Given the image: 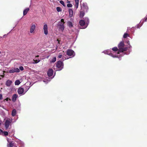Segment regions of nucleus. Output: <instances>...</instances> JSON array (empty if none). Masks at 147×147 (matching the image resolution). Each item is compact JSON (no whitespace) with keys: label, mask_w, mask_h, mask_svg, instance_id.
<instances>
[{"label":"nucleus","mask_w":147,"mask_h":147,"mask_svg":"<svg viewBox=\"0 0 147 147\" xmlns=\"http://www.w3.org/2000/svg\"><path fill=\"white\" fill-rule=\"evenodd\" d=\"M127 44H128L129 45V41L128 40H127Z\"/></svg>","instance_id":"ea45409f"},{"label":"nucleus","mask_w":147,"mask_h":147,"mask_svg":"<svg viewBox=\"0 0 147 147\" xmlns=\"http://www.w3.org/2000/svg\"><path fill=\"white\" fill-rule=\"evenodd\" d=\"M112 50L113 51H118L119 49H118V48L117 47H115L113 48L112 49Z\"/></svg>","instance_id":"5701e85b"},{"label":"nucleus","mask_w":147,"mask_h":147,"mask_svg":"<svg viewBox=\"0 0 147 147\" xmlns=\"http://www.w3.org/2000/svg\"><path fill=\"white\" fill-rule=\"evenodd\" d=\"M36 28V25L35 24H32L31 26L30 30V32L31 33H34V31Z\"/></svg>","instance_id":"6e6552de"},{"label":"nucleus","mask_w":147,"mask_h":147,"mask_svg":"<svg viewBox=\"0 0 147 147\" xmlns=\"http://www.w3.org/2000/svg\"><path fill=\"white\" fill-rule=\"evenodd\" d=\"M49 57V56H48L47 57V58H48V57Z\"/></svg>","instance_id":"a18cd8bd"},{"label":"nucleus","mask_w":147,"mask_h":147,"mask_svg":"<svg viewBox=\"0 0 147 147\" xmlns=\"http://www.w3.org/2000/svg\"><path fill=\"white\" fill-rule=\"evenodd\" d=\"M12 122V119L10 118H7L6 120H5V121L4 123V125L5 128L6 129H10L9 127V126H11V124Z\"/></svg>","instance_id":"7ed1b4c3"},{"label":"nucleus","mask_w":147,"mask_h":147,"mask_svg":"<svg viewBox=\"0 0 147 147\" xmlns=\"http://www.w3.org/2000/svg\"><path fill=\"white\" fill-rule=\"evenodd\" d=\"M2 132H3V131L0 129V134H1V133H2Z\"/></svg>","instance_id":"f704fd0d"},{"label":"nucleus","mask_w":147,"mask_h":147,"mask_svg":"<svg viewBox=\"0 0 147 147\" xmlns=\"http://www.w3.org/2000/svg\"><path fill=\"white\" fill-rule=\"evenodd\" d=\"M29 10L30 9L29 8H27L25 9L23 11V15H26Z\"/></svg>","instance_id":"ddd939ff"},{"label":"nucleus","mask_w":147,"mask_h":147,"mask_svg":"<svg viewBox=\"0 0 147 147\" xmlns=\"http://www.w3.org/2000/svg\"><path fill=\"white\" fill-rule=\"evenodd\" d=\"M131 47V46L129 45V48H130V47Z\"/></svg>","instance_id":"c03bdc74"},{"label":"nucleus","mask_w":147,"mask_h":147,"mask_svg":"<svg viewBox=\"0 0 147 147\" xmlns=\"http://www.w3.org/2000/svg\"><path fill=\"white\" fill-rule=\"evenodd\" d=\"M60 3L63 6H65V5L64 1L62 0H61L59 1Z\"/></svg>","instance_id":"bb28decb"},{"label":"nucleus","mask_w":147,"mask_h":147,"mask_svg":"<svg viewBox=\"0 0 147 147\" xmlns=\"http://www.w3.org/2000/svg\"><path fill=\"white\" fill-rule=\"evenodd\" d=\"M79 0H75L76 2H79Z\"/></svg>","instance_id":"a19ab883"},{"label":"nucleus","mask_w":147,"mask_h":147,"mask_svg":"<svg viewBox=\"0 0 147 147\" xmlns=\"http://www.w3.org/2000/svg\"><path fill=\"white\" fill-rule=\"evenodd\" d=\"M12 83L11 81L8 80L7 81L6 83V85L8 86H10Z\"/></svg>","instance_id":"4468645a"},{"label":"nucleus","mask_w":147,"mask_h":147,"mask_svg":"<svg viewBox=\"0 0 147 147\" xmlns=\"http://www.w3.org/2000/svg\"><path fill=\"white\" fill-rule=\"evenodd\" d=\"M1 53V52H0V54Z\"/></svg>","instance_id":"de8ad7c7"},{"label":"nucleus","mask_w":147,"mask_h":147,"mask_svg":"<svg viewBox=\"0 0 147 147\" xmlns=\"http://www.w3.org/2000/svg\"><path fill=\"white\" fill-rule=\"evenodd\" d=\"M56 57L53 58L51 61V63H54L56 61Z\"/></svg>","instance_id":"4be33fe9"},{"label":"nucleus","mask_w":147,"mask_h":147,"mask_svg":"<svg viewBox=\"0 0 147 147\" xmlns=\"http://www.w3.org/2000/svg\"><path fill=\"white\" fill-rule=\"evenodd\" d=\"M8 98H7L6 99H5V100H7V101L8 100Z\"/></svg>","instance_id":"37998d69"},{"label":"nucleus","mask_w":147,"mask_h":147,"mask_svg":"<svg viewBox=\"0 0 147 147\" xmlns=\"http://www.w3.org/2000/svg\"><path fill=\"white\" fill-rule=\"evenodd\" d=\"M20 71L19 69L18 68H16L10 70L9 72L10 73H13L14 72H19Z\"/></svg>","instance_id":"423d86ee"},{"label":"nucleus","mask_w":147,"mask_h":147,"mask_svg":"<svg viewBox=\"0 0 147 147\" xmlns=\"http://www.w3.org/2000/svg\"><path fill=\"white\" fill-rule=\"evenodd\" d=\"M56 9L58 12H60L61 11V8L59 7H57L56 8Z\"/></svg>","instance_id":"393cba45"},{"label":"nucleus","mask_w":147,"mask_h":147,"mask_svg":"<svg viewBox=\"0 0 147 147\" xmlns=\"http://www.w3.org/2000/svg\"><path fill=\"white\" fill-rule=\"evenodd\" d=\"M19 69L21 71L23 70L24 69V67L22 66L20 67Z\"/></svg>","instance_id":"2f4dec72"},{"label":"nucleus","mask_w":147,"mask_h":147,"mask_svg":"<svg viewBox=\"0 0 147 147\" xmlns=\"http://www.w3.org/2000/svg\"><path fill=\"white\" fill-rule=\"evenodd\" d=\"M0 76L2 77V78H4V75L3 74V75H0Z\"/></svg>","instance_id":"c9c22d12"},{"label":"nucleus","mask_w":147,"mask_h":147,"mask_svg":"<svg viewBox=\"0 0 147 147\" xmlns=\"http://www.w3.org/2000/svg\"><path fill=\"white\" fill-rule=\"evenodd\" d=\"M82 6L84 8V9H85L86 11H87L88 8L87 5L85 3H83L82 4Z\"/></svg>","instance_id":"aec40b11"},{"label":"nucleus","mask_w":147,"mask_h":147,"mask_svg":"<svg viewBox=\"0 0 147 147\" xmlns=\"http://www.w3.org/2000/svg\"><path fill=\"white\" fill-rule=\"evenodd\" d=\"M65 23V22L64 21V20L63 19H61V22H59L57 25L59 31L63 32L65 26L64 24Z\"/></svg>","instance_id":"f03ea898"},{"label":"nucleus","mask_w":147,"mask_h":147,"mask_svg":"<svg viewBox=\"0 0 147 147\" xmlns=\"http://www.w3.org/2000/svg\"><path fill=\"white\" fill-rule=\"evenodd\" d=\"M39 57V55H37L36 56V57Z\"/></svg>","instance_id":"79ce46f5"},{"label":"nucleus","mask_w":147,"mask_h":147,"mask_svg":"<svg viewBox=\"0 0 147 147\" xmlns=\"http://www.w3.org/2000/svg\"><path fill=\"white\" fill-rule=\"evenodd\" d=\"M43 29L44 34L46 35H47L48 34V27L47 24L44 25Z\"/></svg>","instance_id":"0eeeda50"},{"label":"nucleus","mask_w":147,"mask_h":147,"mask_svg":"<svg viewBox=\"0 0 147 147\" xmlns=\"http://www.w3.org/2000/svg\"><path fill=\"white\" fill-rule=\"evenodd\" d=\"M67 24L69 27L70 28L73 27V26L72 23L70 21L68 22Z\"/></svg>","instance_id":"f3484780"},{"label":"nucleus","mask_w":147,"mask_h":147,"mask_svg":"<svg viewBox=\"0 0 147 147\" xmlns=\"http://www.w3.org/2000/svg\"><path fill=\"white\" fill-rule=\"evenodd\" d=\"M125 45L123 41L121 42L118 45V47L119 48V50L117 53L119 54L120 52H122L126 51L127 50V47H124Z\"/></svg>","instance_id":"f257e3e1"},{"label":"nucleus","mask_w":147,"mask_h":147,"mask_svg":"<svg viewBox=\"0 0 147 147\" xmlns=\"http://www.w3.org/2000/svg\"><path fill=\"white\" fill-rule=\"evenodd\" d=\"M63 64L62 61H57L56 64V67L58 68L59 70H62L63 67Z\"/></svg>","instance_id":"20e7f679"},{"label":"nucleus","mask_w":147,"mask_h":147,"mask_svg":"<svg viewBox=\"0 0 147 147\" xmlns=\"http://www.w3.org/2000/svg\"><path fill=\"white\" fill-rule=\"evenodd\" d=\"M69 16L70 17H71L72 16L73 14V10L71 9H70L69 10Z\"/></svg>","instance_id":"f8f14e48"},{"label":"nucleus","mask_w":147,"mask_h":147,"mask_svg":"<svg viewBox=\"0 0 147 147\" xmlns=\"http://www.w3.org/2000/svg\"><path fill=\"white\" fill-rule=\"evenodd\" d=\"M16 111L15 109H13L11 112V115L13 116H15L16 115Z\"/></svg>","instance_id":"dca6fc26"},{"label":"nucleus","mask_w":147,"mask_h":147,"mask_svg":"<svg viewBox=\"0 0 147 147\" xmlns=\"http://www.w3.org/2000/svg\"><path fill=\"white\" fill-rule=\"evenodd\" d=\"M62 55L59 54V55L58 56V58H61L62 57Z\"/></svg>","instance_id":"473e14b6"},{"label":"nucleus","mask_w":147,"mask_h":147,"mask_svg":"<svg viewBox=\"0 0 147 147\" xmlns=\"http://www.w3.org/2000/svg\"><path fill=\"white\" fill-rule=\"evenodd\" d=\"M85 22L83 20H81L79 21L80 25L81 26H84L85 24Z\"/></svg>","instance_id":"2eb2a0df"},{"label":"nucleus","mask_w":147,"mask_h":147,"mask_svg":"<svg viewBox=\"0 0 147 147\" xmlns=\"http://www.w3.org/2000/svg\"><path fill=\"white\" fill-rule=\"evenodd\" d=\"M147 21V17L144 18V22Z\"/></svg>","instance_id":"4c0bfd02"},{"label":"nucleus","mask_w":147,"mask_h":147,"mask_svg":"<svg viewBox=\"0 0 147 147\" xmlns=\"http://www.w3.org/2000/svg\"><path fill=\"white\" fill-rule=\"evenodd\" d=\"M128 36H129V35L127 33H125L123 35V38H126Z\"/></svg>","instance_id":"a878e982"},{"label":"nucleus","mask_w":147,"mask_h":147,"mask_svg":"<svg viewBox=\"0 0 147 147\" xmlns=\"http://www.w3.org/2000/svg\"><path fill=\"white\" fill-rule=\"evenodd\" d=\"M53 70L52 69H49L47 72V74L49 76H51L53 74Z\"/></svg>","instance_id":"9d476101"},{"label":"nucleus","mask_w":147,"mask_h":147,"mask_svg":"<svg viewBox=\"0 0 147 147\" xmlns=\"http://www.w3.org/2000/svg\"><path fill=\"white\" fill-rule=\"evenodd\" d=\"M57 40L58 41H59L58 39H57Z\"/></svg>","instance_id":"49530a36"},{"label":"nucleus","mask_w":147,"mask_h":147,"mask_svg":"<svg viewBox=\"0 0 147 147\" xmlns=\"http://www.w3.org/2000/svg\"><path fill=\"white\" fill-rule=\"evenodd\" d=\"M84 13L83 12L81 11L80 13V17L82 18L84 16Z\"/></svg>","instance_id":"b1692460"},{"label":"nucleus","mask_w":147,"mask_h":147,"mask_svg":"<svg viewBox=\"0 0 147 147\" xmlns=\"http://www.w3.org/2000/svg\"><path fill=\"white\" fill-rule=\"evenodd\" d=\"M68 7H71L72 6V5L71 3H68L67 5Z\"/></svg>","instance_id":"c85d7f7f"},{"label":"nucleus","mask_w":147,"mask_h":147,"mask_svg":"<svg viewBox=\"0 0 147 147\" xmlns=\"http://www.w3.org/2000/svg\"><path fill=\"white\" fill-rule=\"evenodd\" d=\"M17 96L18 95L16 94H15L13 95L12 98V100L13 102H14L16 100Z\"/></svg>","instance_id":"9b49d317"},{"label":"nucleus","mask_w":147,"mask_h":147,"mask_svg":"<svg viewBox=\"0 0 147 147\" xmlns=\"http://www.w3.org/2000/svg\"><path fill=\"white\" fill-rule=\"evenodd\" d=\"M34 62H33V63H37L39 62L40 60L39 59L37 60H33Z\"/></svg>","instance_id":"412c9836"},{"label":"nucleus","mask_w":147,"mask_h":147,"mask_svg":"<svg viewBox=\"0 0 147 147\" xmlns=\"http://www.w3.org/2000/svg\"><path fill=\"white\" fill-rule=\"evenodd\" d=\"M67 54V55L73 57L75 55L74 51L71 49H68L66 52Z\"/></svg>","instance_id":"39448f33"},{"label":"nucleus","mask_w":147,"mask_h":147,"mask_svg":"<svg viewBox=\"0 0 147 147\" xmlns=\"http://www.w3.org/2000/svg\"><path fill=\"white\" fill-rule=\"evenodd\" d=\"M2 99V95L0 94V100H1Z\"/></svg>","instance_id":"72a5a7b5"},{"label":"nucleus","mask_w":147,"mask_h":147,"mask_svg":"<svg viewBox=\"0 0 147 147\" xmlns=\"http://www.w3.org/2000/svg\"><path fill=\"white\" fill-rule=\"evenodd\" d=\"M21 82L19 80H16L15 82V84L16 85H19Z\"/></svg>","instance_id":"6ab92c4d"},{"label":"nucleus","mask_w":147,"mask_h":147,"mask_svg":"<svg viewBox=\"0 0 147 147\" xmlns=\"http://www.w3.org/2000/svg\"><path fill=\"white\" fill-rule=\"evenodd\" d=\"M2 133H3L4 135L5 136H7L8 134V132L6 131H3Z\"/></svg>","instance_id":"cd10ccee"},{"label":"nucleus","mask_w":147,"mask_h":147,"mask_svg":"<svg viewBox=\"0 0 147 147\" xmlns=\"http://www.w3.org/2000/svg\"><path fill=\"white\" fill-rule=\"evenodd\" d=\"M109 55H111L113 57H115L113 55V54L112 53H111L110 54H109Z\"/></svg>","instance_id":"e433bc0d"},{"label":"nucleus","mask_w":147,"mask_h":147,"mask_svg":"<svg viewBox=\"0 0 147 147\" xmlns=\"http://www.w3.org/2000/svg\"><path fill=\"white\" fill-rule=\"evenodd\" d=\"M79 2H76V8H77L78 7V6Z\"/></svg>","instance_id":"7c9ffc66"},{"label":"nucleus","mask_w":147,"mask_h":147,"mask_svg":"<svg viewBox=\"0 0 147 147\" xmlns=\"http://www.w3.org/2000/svg\"><path fill=\"white\" fill-rule=\"evenodd\" d=\"M1 123H2V121L1 120V119L0 118V126L1 125Z\"/></svg>","instance_id":"58836bf2"},{"label":"nucleus","mask_w":147,"mask_h":147,"mask_svg":"<svg viewBox=\"0 0 147 147\" xmlns=\"http://www.w3.org/2000/svg\"><path fill=\"white\" fill-rule=\"evenodd\" d=\"M9 144H8V146L10 147H13L14 143L13 142H9Z\"/></svg>","instance_id":"a211bd4d"},{"label":"nucleus","mask_w":147,"mask_h":147,"mask_svg":"<svg viewBox=\"0 0 147 147\" xmlns=\"http://www.w3.org/2000/svg\"><path fill=\"white\" fill-rule=\"evenodd\" d=\"M24 89L22 87H20L18 90V92L19 94H22L24 92Z\"/></svg>","instance_id":"1a4fd4ad"},{"label":"nucleus","mask_w":147,"mask_h":147,"mask_svg":"<svg viewBox=\"0 0 147 147\" xmlns=\"http://www.w3.org/2000/svg\"><path fill=\"white\" fill-rule=\"evenodd\" d=\"M30 87L29 86H26V89L25 90V92H26L29 89Z\"/></svg>","instance_id":"c756f323"}]
</instances>
